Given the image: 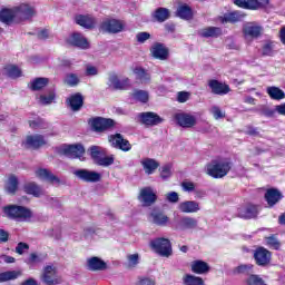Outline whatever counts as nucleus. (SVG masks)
<instances>
[{
	"label": "nucleus",
	"instance_id": "ea45409f",
	"mask_svg": "<svg viewBox=\"0 0 285 285\" xmlns=\"http://www.w3.org/2000/svg\"><path fill=\"white\" fill-rule=\"evenodd\" d=\"M183 284L184 285H206L204 284V278L191 275V274H187L183 277Z\"/></svg>",
	"mask_w": 285,
	"mask_h": 285
},
{
	"label": "nucleus",
	"instance_id": "6e6552de",
	"mask_svg": "<svg viewBox=\"0 0 285 285\" xmlns=\"http://www.w3.org/2000/svg\"><path fill=\"white\" fill-rule=\"evenodd\" d=\"M89 124L95 132H104V130H109V128L115 126V120L110 118L97 117L89 120Z\"/></svg>",
	"mask_w": 285,
	"mask_h": 285
},
{
	"label": "nucleus",
	"instance_id": "052dcab7",
	"mask_svg": "<svg viewBox=\"0 0 285 285\" xmlns=\"http://www.w3.org/2000/svg\"><path fill=\"white\" fill-rule=\"evenodd\" d=\"M253 271V265H239L234 269L236 275H242L244 273H250Z\"/></svg>",
	"mask_w": 285,
	"mask_h": 285
},
{
	"label": "nucleus",
	"instance_id": "7c9ffc66",
	"mask_svg": "<svg viewBox=\"0 0 285 285\" xmlns=\"http://www.w3.org/2000/svg\"><path fill=\"white\" fill-rule=\"evenodd\" d=\"M88 271H106V262L99 257H91L87 261Z\"/></svg>",
	"mask_w": 285,
	"mask_h": 285
},
{
	"label": "nucleus",
	"instance_id": "bf43d9fd",
	"mask_svg": "<svg viewBox=\"0 0 285 285\" xmlns=\"http://www.w3.org/2000/svg\"><path fill=\"white\" fill-rule=\"evenodd\" d=\"M127 262H128V266H130L131 268H135V266L139 264V254L127 255Z\"/></svg>",
	"mask_w": 285,
	"mask_h": 285
},
{
	"label": "nucleus",
	"instance_id": "412c9836",
	"mask_svg": "<svg viewBox=\"0 0 285 285\" xmlns=\"http://www.w3.org/2000/svg\"><path fill=\"white\" fill-rule=\"evenodd\" d=\"M150 52L155 59H159L160 61H166L168 59V48L163 43H155Z\"/></svg>",
	"mask_w": 285,
	"mask_h": 285
},
{
	"label": "nucleus",
	"instance_id": "aec40b11",
	"mask_svg": "<svg viewBox=\"0 0 285 285\" xmlns=\"http://www.w3.org/2000/svg\"><path fill=\"white\" fill-rule=\"evenodd\" d=\"M208 86L214 95H228L230 92L228 85L217 80H209Z\"/></svg>",
	"mask_w": 285,
	"mask_h": 285
},
{
	"label": "nucleus",
	"instance_id": "603ef678",
	"mask_svg": "<svg viewBox=\"0 0 285 285\" xmlns=\"http://www.w3.org/2000/svg\"><path fill=\"white\" fill-rule=\"evenodd\" d=\"M266 244L269 246V248H273L274 250H279L282 244L275 236L266 237Z\"/></svg>",
	"mask_w": 285,
	"mask_h": 285
},
{
	"label": "nucleus",
	"instance_id": "774afa93",
	"mask_svg": "<svg viewBox=\"0 0 285 285\" xmlns=\"http://www.w3.org/2000/svg\"><path fill=\"white\" fill-rule=\"evenodd\" d=\"M29 249L30 245H28L27 243H19L16 247V253H18V255H23V253Z\"/></svg>",
	"mask_w": 285,
	"mask_h": 285
},
{
	"label": "nucleus",
	"instance_id": "f704fd0d",
	"mask_svg": "<svg viewBox=\"0 0 285 285\" xmlns=\"http://www.w3.org/2000/svg\"><path fill=\"white\" fill-rule=\"evenodd\" d=\"M176 14L179 19L190 21L193 19V9L188 4H181L178 7Z\"/></svg>",
	"mask_w": 285,
	"mask_h": 285
},
{
	"label": "nucleus",
	"instance_id": "c756f323",
	"mask_svg": "<svg viewBox=\"0 0 285 285\" xmlns=\"http://www.w3.org/2000/svg\"><path fill=\"white\" fill-rule=\"evenodd\" d=\"M76 23L78 26H81L82 28H95V24L97 23V20H95V18L92 16H77L76 17Z\"/></svg>",
	"mask_w": 285,
	"mask_h": 285
},
{
	"label": "nucleus",
	"instance_id": "4c0bfd02",
	"mask_svg": "<svg viewBox=\"0 0 285 285\" xmlns=\"http://www.w3.org/2000/svg\"><path fill=\"white\" fill-rule=\"evenodd\" d=\"M134 75H136L137 81H140L144 85L150 83V73H148L144 68H136L134 70Z\"/></svg>",
	"mask_w": 285,
	"mask_h": 285
},
{
	"label": "nucleus",
	"instance_id": "680f3d73",
	"mask_svg": "<svg viewBox=\"0 0 285 285\" xmlns=\"http://www.w3.org/2000/svg\"><path fill=\"white\" fill-rule=\"evenodd\" d=\"M41 258L36 253L30 254L29 258L26 261V264L29 266H35V264H39Z\"/></svg>",
	"mask_w": 285,
	"mask_h": 285
},
{
	"label": "nucleus",
	"instance_id": "58836bf2",
	"mask_svg": "<svg viewBox=\"0 0 285 285\" xmlns=\"http://www.w3.org/2000/svg\"><path fill=\"white\" fill-rule=\"evenodd\" d=\"M21 271H8L0 273V283L18 279V277H21Z\"/></svg>",
	"mask_w": 285,
	"mask_h": 285
},
{
	"label": "nucleus",
	"instance_id": "4be33fe9",
	"mask_svg": "<svg viewBox=\"0 0 285 285\" xmlns=\"http://www.w3.org/2000/svg\"><path fill=\"white\" fill-rule=\"evenodd\" d=\"M42 282L48 285L59 284V278H57V271L52 266L45 267V273L42 276Z\"/></svg>",
	"mask_w": 285,
	"mask_h": 285
},
{
	"label": "nucleus",
	"instance_id": "69168bd1",
	"mask_svg": "<svg viewBox=\"0 0 285 285\" xmlns=\"http://www.w3.org/2000/svg\"><path fill=\"white\" fill-rule=\"evenodd\" d=\"M273 49H274L273 42L265 43L263 46V55L265 57H271V55H273Z\"/></svg>",
	"mask_w": 285,
	"mask_h": 285
},
{
	"label": "nucleus",
	"instance_id": "cd10ccee",
	"mask_svg": "<svg viewBox=\"0 0 285 285\" xmlns=\"http://www.w3.org/2000/svg\"><path fill=\"white\" fill-rule=\"evenodd\" d=\"M46 144V140L43 139V136L35 135V136H28L24 141L26 148H40V146H43Z\"/></svg>",
	"mask_w": 285,
	"mask_h": 285
},
{
	"label": "nucleus",
	"instance_id": "864d4df0",
	"mask_svg": "<svg viewBox=\"0 0 285 285\" xmlns=\"http://www.w3.org/2000/svg\"><path fill=\"white\" fill-rule=\"evenodd\" d=\"M246 284L247 285H266V283H264V279H262V277L257 275H250L247 278Z\"/></svg>",
	"mask_w": 285,
	"mask_h": 285
},
{
	"label": "nucleus",
	"instance_id": "6e6d98bb",
	"mask_svg": "<svg viewBox=\"0 0 285 285\" xmlns=\"http://www.w3.org/2000/svg\"><path fill=\"white\" fill-rule=\"evenodd\" d=\"M173 175V167L170 165H164L160 168V177L161 179H168Z\"/></svg>",
	"mask_w": 285,
	"mask_h": 285
},
{
	"label": "nucleus",
	"instance_id": "6ab92c4d",
	"mask_svg": "<svg viewBox=\"0 0 285 285\" xmlns=\"http://www.w3.org/2000/svg\"><path fill=\"white\" fill-rule=\"evenodd\" d=\"M197 228V220L190 216H184L176 225V230H193Z\"/></svg>",
	"mask_w": 285,
	"mask_h": 285
},
{
	"label": "nucleus",
	"instance_id": "5701e85b",
	"mask_svg": "<svg viewBox=\"0 0 285 285\" xmlns=\"http://www.w3.org/2000/svg\"><path fill=\"white\" fill-rule=\"evenodd\" d=\"M191 273H195L196 275H206V273H209L210 265L204 261H194L190 264Z\"/></svg>",
	"mask_w": 285,
	"mask_h": 285
},
{
	"label": "nucleus",
	"instance_id": "13d9d810",
	"mask_svg": "<svg viewBox=\"0 0 285 285\" xmlns=\"http://www.w3.org/2000/svg\"><path fill=\"white\" fill-rule=\"evenodd\" d=\"M165 199L169 204H177L179 202V194L177 191H169L165 195Z\"/></svg>",
	"mask_w": 285,
	"mask_h": 285
},
{
	"label": "nucleus",
	"instance_id": "8fccbe9b",
	"mask_svg": "<svg viewBox=\"0 0 285 285\" xmlns=\"http://www.w3.org/2000/svg\"><path fill=\"white\" fill-rule=\"evenodd\" d=\"M226 21H229L230 23H237V21H242L244 19V14L239 11H234L225 17Z\"/></svg>",
	"mask_w": 285,
	"mask_h": 285
},
{
	"label": "nucleus",
	"instance_id": "a211bd4d",
	"mask_svg": "<svg viewBox=\"0 0 285 285\" xmlns=\"http://www.w3.org/2000/svg\"><path fill=\"white\" fill-rule=\"evenodd\" d=\"M178 210L180 213L190 215L194 213H199V210H202V207H199V204L196 200H185L178 205Z\"/></svg>",
	"mask_w": 285,
	"mask_h": 285
},
{
	"label": "nucleus",
	"instance_id": "e2e57ef3",
	"mask_svg": "<svg viewBox=\"0 0 285 285\" xmlns=\"http://www.w3.org/2000/svg\"><path fill=\"white\" fill-rule=\"evenodd\" d=\"M188 99H190V92L179 91L177 94V101H179V104H186V101H188Z\"/></svg>",
	"mask_w": 285,
	"mask_h": 285
},
{
	"label": "nucleus",
	"instance_id": "de8ad7c7",
	"mask_svg": "<svg viewBox=\"0 0 285 285\" xmlns=\"http://www.w3.org/2000/svg\"><path fill=\"white\" fill-rule=\"evenodd\" d=\"M235 6L243 8L244 10H255L253 0H234Z\"/></svg>",
	"mask_w": 285,
	"mask_h": 285
},
{
	"label": "nucleus",
	"instance_id": "39448f33",
	"mask_svg": "<svg viewBox=\"0 0 285 285\" xmlns=\"http://www.w3.org/2000/svg\"><path fill=\"white\" fill-rule=\"evenodd\" d=\"M125 24L121 20H117L115 18H106L100 23L99 30L100 32H105L107 35H119V32H124Z\"/></svg>",
	"mask_w": 285,
	"mask_h": 285
},
{
	"label": "nucleus",
	"instance_id": "72a5a7b5",
	"mask_svg": "<svg viewBox=\"0 0 285 285\" xmlns=\"http://www.w3.org/2000/svg\"><path fill=\"white\" fill-rule=\"evenodd\" d=\"M265 199L268 206H275L282 199V193L277 189H268L265 194Z\"/></svg>",
	"mask_w": 285,
	"mask_h": 285
},
{
	"label": "nucleus",
	"instance_id": "a19ab883",
	"mask_svg": "<svg viewBox=\"0 0 285 285\" xmlns=\"http://www.w3.org/2000/svg\"><path fill=\"white\" fill-rule=\"evenodd\" d=\"M49 82L48 78H36L30 82L29 88L31 90H42Z\"/></svg>",
	"mask_w": 285,
	"mask_h": 285
},
{
	"label": "nucleus",
	"instance_id": "393cba45",
	"mask_svg": "<svg viewBox=\"0 0 285 285\" xmlns=\"http://www.w3.org/2000/svg\"><path fill=\"white\" fill-rule=\"evenodd\" d=\"M238 217H242L243 219H253V217H257V206L246 205L238 208Z\"/></svg>",
	"mask_w": 285,
	"mask_h": 285
},
{
	"label": "nucleus",
	"instance_id": "49530a36",
	"mask_svg": "<svg viewBox=\"0 0 285 285\" xmlns=\"http://www.w3.org/2000/svg\"><path fill=\"white\" fill-rule=\"evenodd\" d=\"M96 164L97 166H102L104 168H108V166H112V164H115V156L110 155V156L100 157L96 161Z\"/></svg>",
	"mask_w": 285,
	"mask_h": 285
},
{
	"label": "nucleus",
	"instance_id": "1a4fd4ad",
	"mask_svg": "<svg viewBox=\"0 0 285 285\" xmlns=\"http://www.w3.org/2000/svg\"><path fill=\"white\" fill-rule=\"evenodd\" d=\"M138 199L142 206H153L157 202V193L153 187H144L140 189Z\"/></svg>",
	"mask_w": 285,
	"mask_h": 285
},
{
	"label": "nucleus",
	"instance_id": "2eb2a0df",
	"mask_svg": "<svg viewBox=\"0 0 285 285\" xmlns=\"http://www.w3.org/2000/svg\"><path fill=\"white\" fill-rule=\"evenodd\" d=\"M36 177H38V179H41L42 181H49V184H53L56 186H59V184H61L59 177H57L55 174H52V171L48 169L40 168L36 170Z\"/></svg>",
	"mask_w": 285,
	"mask_h": 285
},
{
	"label": "nucleus",
	"instance_id": "7ed1b4c3",
	"mask_svg": "<svg viewBox=\"0 0 285 285\" xmlns=\"http://www.w3.org/2000/svg\"><path fill=\"white\" fill-rule=\"evenodd\" d=\"M264 35V27L259 22H246L243 24V37L247 43H253Z\"/></svg>",
	"mask_w": 285,
	"mask_h": 285
},
{
	"label": "nucleus",
	"instance_id": "ddd939ff",
	"mask_svg": "<svg viewBox=\"0 0 285 285\" xmlns=\"http://www.w3.org/2000/svg\"><path fill=\"white\" fill-rule=\"evenodd\" d=\"M86 153V148H83V145L77 144V145H68L63 148V154L66 157H69L70 159H81L83 157V154Z\"/></svg>",
	"mask_w": 285,
	"mask_h": 285
},
{
	"label": "nucleus",
	"instance_id": "37998d69",
	"mask_svg": "<svg viewBox=\"0 0 285 285\" xmlns=\"http://www.w3.org/2000/svg\"><path fill=\"white\" fill-rule=\"evenodd\" d=\"M210 115H213L214 119H225L226 118V111L222 110V108L217 105H214L209 108Z\"/></svg>",
	"mask_w": 285,
	"mask_h": 285
},
{
	"label": "nucleus",
	"instance_id": "4468645a",
	"mask_svg": "<svg viewBox=\"0 0 285 285\" xmlns=\"http://www.w3.org/2000/svg\"><path fill=\"white\" fill-rule=\"evenodd\" d=\"M67 41L70 46L80 48V50H88V48H90V42H88V39L81 33H72Z\"/></svg>",
	"mask_w": 285,
	"mask_h": 285
},
{
	"label": "nucleus",
	"instance_id": "b1692460",
	"mask_svg": "<svg viewBox=\"0 0 285 285\" xmlns=\"http://www.w3.org/2000/svg\"><path fill=\"white\" fill-rule=\"evenodd\" d=\"M149 222L156 226H167L168 222H170V218H168V216L161 212H151L149 215Z\"/></svg>",
	"mask_w": 285,
	"mask_h": 285
},
{
	"label": "nucleus",
	"instance_id": "2f4dec72",
	"mask_svg": "<svg viewBox=\"0 0 285 285\" xmlns=\"http://www.w3.org/2000/svg\"><path fill=\"white\" fill-rule=\"evenodd\" d=\"M4 190L9 195H14V193L19 190V178H17L14 175H10L6 183Z\"/></svg>",
	"mask_w": 285,
	"mask_h": 285
},
{
	"label": "nucleus",
	"instance_id": "5fc2aeb1",
	"mask_svg": "<svg viewBox=\"0 0 285 285\" xmlns=\"http://www.w3.org/2000/svg\"><path fill=\"white\" fill-rule=\"evenodd\" d=\"M39 101L42 104V106L52 104L55 101V92H50L48 96L41 95Z\"/></svg>",
	"mask_w": 285,
	"mask_h": 285
},
{
	"label": "nucleus",
	"instance_id": "20e7f679",
	"mask_svg": "<svg viewBox=\"0 0 285 285\" xmlns=\"http://www.w3.org/2000/svg\"><path fill=\"white\" fill-rule=\"evenodd\" d=\"M149 247L160 257H170L173 255V245L168 238H155L149 242Z\"/></svg>",
	"mask_w": 285,
	"mask_h": 285
},
{
	"label": "nucleus",
	"instance_id": "f3484780",
	"mask_svg": "<svg viewBox=\"0 0 285 285\" xmlns=\"http://www.w3.org/2000/svg\"><path fill=\"white\" fill-rule=\"evenodd\" d=\"M254 259L258 266H266L271 263V253L264 247H259L254 252Z\"/></svg>",
	"mask_w": 285,
	"mask_h": 285
},
{
	"label": "nucleus",
	"instance_id": "4d7b16f0",
	"mask_svg": "<svg viewBox=\"0 0 285 285\" xmlns=\"http://www.w3.org/2000/svg\"><path fill=\"white\" fill-rule=\"evenodd\" d=\"M254 10H262L269 6L271 0H252Z\"/></svg>",
	"mask_w": 285,
	"mask_h": 285
},
{
	"label": "nucleus",
	"instance_id": "e433bc0d",
	"mask_svg": "<svg viewBox=\"0 0 285 285\" xmlns=\"http://www.w3.org/2000/svg\"><path fill=\"white\" fill-rule=\"evenodd\" d=\"M266 92L271 99H274V101H282V99H285L284 90L279 89L278 87H267Z\"/></svg>",
	"mask_w": 285,
	"mask_h": 285
},
{
	"label": "nucleus",
	"instance_id": "09e8293b",
	"mask_svg": "<svg viewBox=\"0 0 285 285\" xmlns=\"http://www.w3.org/2000/svg\"><path fill=\"white\" fill-rule=\"evenodd\" d=\"M102 153H104V148H101L100 146H91L89 148L90 157L94 159L95 163L100 158V155Z\"/></svg>",
	"mask_w": 285,
	"mask_h": 285
},
{
	"label": "nucleus",
	"instance_id": "9d476101",
	"mask_svg": "<svg viewBox=\"0 0 285 285\" xmlns=\"http://www.w3.org/2000/svg\"><path fill=\"white\" fill-rule=\"evenodd\" d=\"M107 86L112 88V90H127V88H130V79L124 78L119 80L116 73H109Z\"/></svg>",
	"mask_w": 285,
	"mask_h": 285
},
{
	"label": "nucleus",
	"instance_id": "9b49d317",
	"mask_svg": "<svg viewBox=\"0 0 285 285\" xmlns=\"http://www.w3.org/2000/svg\"><path fill=\"white\" fill-rule=\"evenodd\" d=\"M174 119L177 121L178 126L181 128H193L197 125V118L190 114L179 112L174 116Z\"/></svg>",
	"mask_w": 285,
	"mask_h": 285
},
{
	"label": "nucleus",
	"instance_id": "79ce46f5",
	"mask_svg": "<svg viewBox=\"0 0 285 285\" xmlns=\"http://www.w3.org/2000/svg\"><path fill=\"white\" fill-rule=\"evenodd\" d=\"M200 37H219V35H222V29L217 28V27H208L205 29H202L199 31Z\"/></svg>",
	"mask_w": 285,
	"mask_h": 285
},
{
	"label": "nucleus",
	"instance_id": "338daca9",
	"mask_svg": "<svg viewBox=\"0 0 285 285\" xmlns=\"http://www.w3.org/2000/svg\"><path fill=\"white\" fill-rule=\"evenodd\" d=\"M195 183L193 181H183L181 183V188L185 190V193H193L195 190Z\"/></svg>",
	"mask_w": 285,
	"mask_h": 285
},
{
	"label": "nucleus",
	"instance_id": "f03ea898",
	"mask_svg": "<svg viewBox=\"0 0 285 285\" xmlns=\"http://www.w3.org/2000/svg\"><path fill=\"white\" fill-rule=\"evenodd\" d=\"M3 213L6 217L16 219V222H28V219H32V210L23 206L8 205L3 207Z\"/></svg>",
	"mask_w": 285,
	"mask_h": 285
},
{
	"label": "nucleus",
	"instance_id": "a18cd8bd",
	"mask_svg": "<svg viewBox=\"0 0 285 285\" xmlns=\"http://www.w3.org/2000/svg\"><path fill=\"white\" fill-rule=\"evenodd\" d=\"M132 97L136 101H140L141 104H147L149 99L148 91L146 90H135Z\"/></svg>",
	"mask_w": 285,
	"mask_h": 285
},
{
	"label": "nucleus",
	"instance_id": "423d86ee",
	"mask_svg": "<svg viewBox=\"0 0 285 285\" xmlns=\"http://www.w3.org/2000/svg\"><path fill=\"white\" fill-rule=\"evenodd\" d=\"M73 175L87 184H97V181H101V174L88 169H77L73 171Z\"/></svg>",
	"mask_w": 285,
	"mask_h": 285
},
{
	"label": "nucleus",
	"instance_id": "f257e3e1",
	"mask_svg": "<svg viewBox=\"0 0 285 285\" xmlns=\"http://www.w3.org/2000/svg\"><path fill=\"white\" fill-rule=\"evenodd\" d=\"M230 168H233V163L228 158L214 160L207 165V175L214 177V179H222V177H226L230 173Z\"/></svg>",
	"mask_w": 285,
	"mask_h": 285
},
{
	"label": "nucleus",
	"instance_id": "473e14b6",
	"mask_svg": "<svg viewBox=\"0 0 285 285\" xmlns=\"http://www.w3.org/2000/svg\"><path fill=\"white\" fill-rule=\"evenodd\" d=\"M153 18L158 21V23H164V21H168V19H170V10L160 7L154 11Z\"/></svg>",
	"mask_w": 285,
	"mask_h": 285
},
{
	"label": "nucleus",
	"instance_id": "dca6fc26",
	"mask_svg": "<svg viewBox=\"0 0 285 285\" xmlns=\"http://www.w3.org/2000/svg\"><path fill=\"white\" fill-rule=\"evenodd\" d=\"M141 124L145 126H159L164 122V118L155 112H142L139 115Z\"/></svg>",
	"mask_w": 285,
	"mask_h": 285
},
{
	"label": "nucleus",
	"instance_id": "0eeeda50",
	"mask_svg": "<svg viewBox=\"0 0 285 285\" xmlns=\"http://www.w3.org/2000/svg\"><path fill=\"white\" fill-rule=\"evenodd\" d=\"M16 10V17L19 19H32L37 14V9L30 3H20L13 7Z\"/></svg>",
	"mask_w": 285,
	"mask_h": 285
},
{
	"label": "nucleus",
	"instance_id": "0e129e2a",
	"mask_svg": "<svg viewBox=\"0 0 285 285\" xmlns=\"http://www.w3.org/2000/svg\"><path fill=\"white\" fill-rule=\"evenodd\" d=\"M136 39H137L138 43H146V41H148V39H150V35L146 31L139 32L136 35Z\"/></svg>",
	"mask_w": 285,
	"mask_h": 285
},
{
	"label": "nucleus",
	"instance_id": "3c124183",
	"mask_svg": "<svg viewBox=\"0 0 285 285\" xmlns=\"http://www.w3.org/2000/svg\"><path fill=\"white\" fill-rule=\"evenodd\" d=\"M65 83L67 86H71V87H75L79 83V76H77L76 73H68L66 77H65Z\"/></svg>",
	"mask_w": 285,
	"mask_h": 285
},
{
	"label": "nucleus",
	"instance_id": "c85d7f7f",
	"mask_svg": "<svg viewBox=\"0 0 285 285\" xmlns=\"http://www.w3.org/2000/svg\"><path fill=\"white\" fill-rule=\"evenodd\" d=\"M67 104L71 110L77 112V110H81V107L83 106V96H81V94L72 95L68 98Z\"/></svg>",
	"mask_w": 285,
	"mask_h": 285
},
{
	"label": "nucleus",
	"instance_id": "c03bdc74",
	"mask_svg": "<svg viewBox=\"0 0 285 285\" xmlns=\"http://www.w3.org/2000/svg\"><path fill=\"white\" fill-rule=\"evenodd\" d=\"M4 72L7 77H10L11 79H17V77H21V69L17 66H8L4 68Z\"/></svg>",
	"mask_w": 285,
	"mask_h": 285
},
{
	"label": "nucleus",
	"instance_id": "f8f14e48",
	"mask_svg": "<svg viewBox=\"0 0 285 285\" xmlns=\"http://www.w3.org/2000/svg\"><path fill=\"white\" fill-rule=\"evenodd\" d=\"M109 141L114 148H119V150H122L124 153H128V150H131L132 145H130V141L124 138L121 134H116L115 136L109 137Z\"/></svg>",
	"mask_w": 285,
	"mask_h": 285
},
{
	"label": "nucleus",
	"instance_id": "bb28decb",
	"mask_svg": "<svg viewBox=\"0 0 285 285\" xmlns=\"http://www.w3.org/2000/svg\"><path fill=\"white\" fill-rule=\"evenodd\" d=\"M146 175H154L155 170L159 168V163L153 158H145L140 161Z\"/></svg>",
	"mask_w": 285,
	"mask_h": 285
},
{
	"label": "nucleus",
	"instance_id": "a878e982",
	"mask_svg": "<svg viewBox=\"0 0 285 285\" xmlns=\"http://www.w3.org/2000/svg\"><path fill=\"white\" fill-rule=\"evenodd\" d=\"M17 19V11L14 7L11 9H4L0 11V21L1 23H6V26H10Z\"/></svg>",
	"mask_w": 285,
	"mask_h": 285
},
{
	"label": "nucleus",
	"instance_id": "c9c22d12",
	"mask_svg": "<svg viewBox=\"0 0 285 285\" xmlns=\"http://www.w3.org/2000/svg\"><path fill=\"white\" fill-rule=\"evenodd\" d=\"M23 190L27 195H32L33 197H41V195H43V189H41L36 183L26 184L23 186Z\"/></svg>",
	"mask_w": 285,
	"mask_h": 285
}]
</instances>
